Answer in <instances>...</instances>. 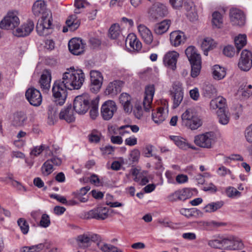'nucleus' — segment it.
Returning <instances> with one entry per match:
<instances>
[{"label":"nucleus","mask_w":252,"mask_h":252,"mask_svg":"<svg viewBox=\"0 0 252 252\" xmlns=\"http://www.w3.org/2000/svg\"><path fill=\"white\" fill-rule=\"evenodd\" d=\"M138 32L144 42L150 44L153 40V36L151 31L144 25L138 27Z\"/></svg>","instance_id":"obj_23"},{"label":"nucleus","mask_w":252,"mask_h":252,"mask_svg":"<svg viewBox=\"0 0 252 252\" xmlns=\"http://www.w3.org/2000/svg\"><path fill=\"white\" fill-rule=\"evenodd\" d=\"M216 43L213 39L209 37L204 38L201 46L202 49L203 50L204 54L207 56L208 51L213 49L216 46Z\"/></svg>","instance_id":"obj_32"},{"label":"nucleus","mask_w":252,"mask_h":252,"mask_svg":"<svg viewBox=\"0 0 252 252\" xmlns=\"http://www.w3.org/2000/svg\"><path fill=\"white\" fill-rule=\"evenodd\" d=\"M196 116H197L192 109H187L181 116L182 125L184 126Z\"/></svg>","instance_id":"obj_35"},{"label":"nucleus","mask_w":252,"mask_h":252,"mask_svg":"<svg viewBox=\"0 0 252 252\" xmlns=\"http://www.w3.org/2000/svg\"><path fill=\"white\" fill-rule=\"evenodd\" d=\"M155 93V87L153 85L147 86L145 88V96L143 100L144 108L146 111L150 110Z\"/></svg>","instance_id":"obj_18"},{"label":"nucleus","mask_w":252,"mask_h":252,"mask_svg":"<svg viewBox=\"0 0 252 252\" xmlns=\"http://www.w3.org/2000/svg\"><path fill=\"white\" fill-rule=\"evenodd\" d=\"M17 223L22 233L24 234H27L29 230V226L27 221L23 218H20L18 220Z\"/></svg>","instance_id":"obj_48"},{"label":"nucleus","mask_w":252,"mask_h":252,"mask_svg":"<svg viewBox=\"0 0 252 252\" xmlns=\"http://www.w3.org/2000/svg\"><path fill=\"white\" fill-rule=\"evenodd\" d=\"M34 28V23L31 20H29L14 32L15 35L18 37L26 36L30 34Z\"/></svg>","instance_id":"obj_19"},{"label":"nucleus","mask_w":252,"mask_h":252,"mask_svg":"<svg viewBox=\"0 0 252 252\" xmlns=\"http://www.w3.org/2000/svg\"><path fill=\"white\" fill-rule=\"evenodd\" d=\"M123 85V82L120 80H115L110 82L106 88L105 93L112 96L116 95L121 92Z\"/></svg>","instance_id":"obj_21"},{"label":"nucleus","mask_w":252,"mask_h":252,"mask_svg":"<svg viewBox=\"0 0 252 252\" xmlns=\"http://www.w3.org/2000/svg\"><path fill=\"white\" fill-rule=\"evenodd\" d=\"M212 23L214 28H220L222 27L223 24L222 17L220 12L215 11L213 13Z\"/></svg>","instance_id":"obj_36"},{"label":"nucleus","mask_w":252,"mask_h":252,"mask_svg":"<svg viewBox=\"0 0 252 252\" xmlns=\"http://www.w3.org/2000/svg\"><path fill=\"white\" fill-rule=\"evenodd\" d=\"M97 245L103 252H123L121 249L111 244L97 242Z\"/></svg>","instance_id":"obj_34"},{"label":"nucleus","mask_w":252,"mask_h":252,"mask_svg":"<svg viewBox=\"0 0 252 252\" xmlns=\"http://www.w3.org/2000/svg\"><path fill=\"white\" fill-rule=\"evenodd\" d=\"M170 139L172 140L175 144L180 149L183 150H187L189 148L193 150L195 149V147L190 145L187 142L186 139L182 137L179 136H170Z\"/></svg>","instance_id":"obj_24"},{"label":"nucleus","mask_w":252,"mask_h":252,"mask_svg":"<svg viewBox=\"0 0 252 252\" xmlns=\"http://www.w3.org/2000/svg\"><path fill=\"white\" fill-rule=\"evenodd\" d=\"M47 11L44 2L42 0L36 1L32 6V12L35 16H38L40 14L44 15Z\"/></svg>","instance_id":"obj_29"},{"label":"nucleus","mask_w":252,"mask_h":252,"mask_svg":"<svg viewBox=\"0 0 252 252\" xmlns=\"http://www.w3.org/2000/svg\"><path fill=\"white\" fill-rule=\"evenodd\" d=\"M90 114L93 119H94L98 115V107L95 100L91 101Z\"/></svg>","instance_id":"obj_49"},{"label":"nucleus","mask_w":252,"mask_h":252,"mask_svg":"<svg viewBox=\"0 0 252 252\" xmlns=\"http://www.w3.org/2000/svg\"><path fill=\"white\" fill-rule=\"evenodd\" d=\"M177 191L179 196V200L184 201L191 197L192 195V192L190 189L188 188L178 190Z\"/></svg>","instance_id":"obj_45"},{"label":"nucleus","mask_w":252,"mask_h":252,"mask_svg":"<svg viewBox=\"0 0 252 252\" xmlns=\"http://www.w3.org/2000/svg\"><path fill=\"white\" fill-rule=\"evenodd\" d=\"M130 158L133 161H136L138 160L140 156V152L138 150H134L130 153Z\"/></svg>","instance_id":"obj_64"},{"label":"nucleus","mask_w":252,"mask_h":252,"mask_svg":"<svg viewBox=\"0 0 252 252\" xmlns=\"http://www.w3.org/2000/svg\"><path fill=\"white\" fill-rule=\"evenodd\" d=\"M171 24L170 20H165L154 26V32L157 34L160 35L166 32Z\"/></svg>","instance_id":"obj_30"},{"label":"nucleus","mask_w":252,"mask_h":252,"mask_svg":"<svg viewBox=\"0 0 252 252\" xmlns=\"http://www.w3.org/2000/svg\"><path fill=\"white\" fill-rule=\"evenodd\" d=\"M52 15L50 11H47L42 15L36 24V30L40 36H46L50 33L52 28Z\"/></svg>","instance_id":"obj_3"},{"label":"nucleus","mask_w":252,"mask_h":252,"mask_svg":"<svg viewBox=\"0 0 252 252\" xmlns=\"http://www.w3.org/2000/svg\"><path fill=\"white\" fill-rule=\"evenodd\" d=\"M77 17L76 15L70 16L66 21V25L71 31H75L80 26V22L76 20Z\"/></svg>","instance_id":"obj_38"},{"label":"nucleus","mask_w":252,"mask_h":252,"mask_svg":"<svg viewBox=\"0 0 252 252\" xmlns=\"http://www.w3.org/2000/svg\"><path fill=\"white\" fill-rule=\"evenodd\" d=\"M78 246L80 248L85 249L91 245L89 238V233H85L78 235L76 238Z\"/></svg>","instance_id":"obj_31"},{"label":"nucleus","mask_w":252,"mask_h":252,"mask_svg":"<svg viewBox=\"0 0 252 252\" xmlns=\"http://www.w3.org/2000/svg\"><path fill=\"white\" fill-rule=\"evenodd\" d=\"M194 142L200 147L211 148L214 142V133L212 132H208L195 136Z\"/></svg>","instance_id":"obj_7"},{"label":"nucleus","mask_w":252,"mask_h":252,"mask_svg":"<svg viewBox=\"0 0 252 252\" xmlns=\"http://www.w3.org/2000/svg\"><path fill=\"white\" fill-rule=\"evenodd\" d=\"M225 99L220 96L212 99L210 103V108L213 110L218 108V111L225 110Z\"/></svg>","instance_id":"obj_27"},{"label":"nucleus","mask_w":252,"mask_h":252,"mask_svg":"<svg viewBox=\"0 0 252 252\" xmlns=\"http://www.w3.org/2000/svg\"><path fill=\"white\" fill-rule=\"evenodd\" d=\"M230 22L233 25L242 26L246 22V17L244 12L237 8H231L229 11Z\"/></svg>","instance_id":"obj_10"},{"label":"nucleus","mask_w":252,"mask_h":252,"mask_svg":"<svg viewBox=\"0 0 252 252\" xmlns=\"http://www.w3.org/2000/svg\"><path fill=\"white\" fill-rule=\"evenodd\" d=\"M43 152L42 145L39 146L34 147L31 151L30 155L31 156L37 157Z\"/></svg>","instance_id":"obj_59"},{"label":"nucleus","mask_w":252,"mask_h":252,"mask_svg":"<svg viewBox=\"0 0 252 252\" xmlns=\"http://www.w3.org/2000/svg\"><path fill=\"white\" fill-rule=\"evenodd\" d=\"M185 54L191 65V76L196 77L199 74L201 68V57L192 46L186 49Z\"/></svg>","instance_id":"obj_2"},{"label":"nucleus","mask_w":252,"mask_h":252,"mask_svg":"<svg viewBox=\"0 0 252 252\" xmlns=\"http://www.w3.org/2000/svg\"><path fill=\"white\" fill-rule=\"evenodd\" d=\"M179 54L175 51L167 53L163 58V63L168 67L175 70L176 68V63Z\"/></svg>","instance_id":"obj_17"},{"label":"nucleus","mask_w":252,"mask_h":252,"mask_svg":"<svg viewBox=\"0 0 252 252\" xmlns=\"http://www.w3.org/2000/svg\"><path fill=\"white\" fill-rule=\"evenodd\" d=\"M89 140L92 143H97L100 141V134L92 133L89 135Z\"/></svg>","instance_id":"obj_62"},{"label":"nucleus","mask_w":252,"mask_h":252,"mask_svg":"<svg viewBox=\"0 0 252 252\" xmlns=\"http://www.w3.org/2000/svg\"><path fill=\"white\" fill-rule=\"evenodd\" d=\"M202 125V120L198 116H196L184 126L191 130H195L201 126Z\"/></svg>","instance_id":"obj_39"},{"label":"nucleus","mask_w":252,"mask_h":252,"mask_svg":"<svg viewBox=\"0 0 252 252\" xmlns=\"http://www.w3.org/2000/svg\"><path fill=\"white\" fill-rule=\"evenodd\" d=\"M216 93V89L212 85H206L203 88V93L206 97L210 98L212 97Z\"/></svg>","instance_id":"obj_47"},{"label":"nucleus","mask_w":252,"mask_h":252,"mask_svg":"<svg viewBox=\"0 0 252 252\" xmlns=\"http://www.w3.org/2000/svg\"><path fill=\"white\" fill-rule=\"evenodd\" d=\"M171 94L173 98V107L176 108L180 104L183 98V89L180 83L174 84Z\"/></svg>","instance_id":"obj_15"},{"label":"nucleus","mask_w":252,"mask_h":252,"mask_svg":"<svg viewBox=\"0 0 252 252\" xmlns=\"http://www.w3.org/2000/svg\"><path fill=\"white\" fill-rule=\"evenodd\" d=\"M213 76L215 79H222L226 75L224 68L220 67L219 65H215L213 66Z\"/></svg>","instance_id":"obj_37"},{"label":"nucleus","mask_w":252,"mask_h":252,"mask_svg":"<svg viewBox=\"0 0 252 252\" xmlns=\"http://www.w3.org/2000/svg\"><path fill=\"white\" fill-rule=\"evenodd\" d=\"M232 250L242 249L244 248V244L242 240L237 237H234V241L232 242Z\"/></svg>","instance_id":"obj_51"},{"label":"nucleus","mask_w":252,"mask_h":252,"mask_svg":"<svg viewBox=\"0 0 252 252\" xmlns=\"http://www.w3.org/2000/svg\"><path fill=\"white\" fill-rule=\"evenodd\" d=\"M48 119L52 121L55 120L57 118V111L56 108L52 106H48Z\"/></svg>","instance_id":"obj_54"},{"label":"nucleus","mask_w":252,"mask_h":252,"mask_svg":"<svg viewBox=\"0 0 252 252\" xmlns=\"http://www.w3.org/2000/svg\"><path fill=\"white\" fill-rule=\"evenodd\" d=\"M245 137L248 142H252V125H251L246 128Z\"/></svg>","instance_id":"obj_61"},{"label":"nucleus","mask_w":252,"mask_h":252,"mask_svg":"<svg viewBox=\"0 0 252 252\" xmlns=\"http://www.w3.org/2000/svg\"><path fill=\"white\" fill-rule=\"evenodd\" d=\"M59 118L65 120L68 123L75 121V118L70 105L61 110L59 114Z\"/></svg>","instance_id":"obj_25"},{"label":"nucleus","mask_w":252,"mask_h":252,"mask_svg":"<svg viewBox=\"0 0 252 252\" xmlns=\"http://www.w3.org/2000/svg\"><path fill=\"white\" fill-rule=\"evenodd\" d=\"M85 74L82 69L74 67L67 68L62 78L55 81L52 87L53 96L57 104L63 105L67 97V90H78L85 81Z\"/></svg>","instance_id":"obj_1"},{"label":"nucleus","mask_w":252,"mask_h":252,"mask_svg":"<svg viewBox=\"0 0 252 252\" xmlns=\"http://www.w3.org/2000/svg\"><path fill=\"white\" fill-rule=\"evenodd\" d=\"M92 101L87 94L77 96L73 102V109L79 114L86 113L91 106Z\"/></svg>","instance_id":"obj_4"},{"label":"nucleus","mask_w":252,"mask_h":252,"mask_svg":"<svg viewBox=\"0 0 252 252\" xmlns=\"http://www.w3.org/2000/svg\"><path fill=\"white\" fill-rule=\"evenodd\" d=\"M53 164L51 162V160L48 159L42 165L41 169L42 173L44 175H49L54 171Z\"/></svg>","instance_id":"obj_43"},{"label":"nucleus","mask_w":252,"mask_h":252,"mask_svg":"<svg viewBox=\"0 0 252 252\" xmlns=\"http://www.w3.org/2000/svg\"><path fill=\"white\" fill-rule=\"evenodd\" d=\"M217 116L219 122L220 124L225 125L228 124L229 121V117L226 114L225 110L217 111Z\"/></svg>","instance_id":"obj_44"},{"label":"nucleus","mask_w":252,"mask_h":252,"mask_svg":"<svg viewBox=\"0 0 252 252\" xmlns=\"http://www.w3.org/2000/svg\"><path fill=\"white\" fill-rule=\"evenodd\" d=\"M234 236H229L222 238V248L226 250H232V242L234 241Z\"/></svg>","instance_id":"obj_46"},{"label":"nucleus","mask_w":252,"mask_h":252,"mask_svg":"<svg viewBox=\"0 0 252 252\" xmlns=\"http://www.w3.org/2000/svg\"><path fill=\"white\" fill-rule=\"evenodd\" d=\"M118 133L121 136H125L130 133L129 125H124L117 128Z\"/></svg>","instance_id":"obj_55"},{"label":"nucleus","mask_w":252,"mask_h":252,"mask_svg":"<svg viewBox=\"0 0 252 252\" xmlns=\"http://www.w3.org/2000/svg\"><path fill=\"white\" fill-rule=\"evenodd\" d=\"M223 205V202L220 201L209 203L207 204L204 209L205 212L211 213L216 211L218 209L220 208Z\"/></svg>","instance_id":"obj_41"},{"label":"nucleus","mask_w":252,"mask_h":252,"mask_svg":"<svg viewBox=\"0 0 252 252\" xmlns=\"http://www.w3.org/2000/svg\"><path fill=\"white\" fill-rule=\"evenodd\" d=\"M51 78L50 70L48 69L44 70L39 80L40 87L43 92L47 93L49 91Z\"/></svg>","instance_id":"obj_16"},{"label":"nucleus","mask_w":252,"mask_h":252,"mask_svg":"<svg viewBox=\"0 0 252 252\" xmlns=\"http://www.w3.org/2000/svg\"><path fill=\"white\" fill-rule=\"evenodd\" d=\"M226 193L228 197L233 198L240 196L241 193L233 187H229L226 189Z\"/></svg>","instance_id":"obj_50"},{"label":"nucleus","mask_w":252,"mask_h":252,"mask_svg":"<svg viewBox=\"0 0 252 252\" xmlns=\"http://www.w3.org/2000/svg\"><path fill=\"white\" fill-rule=\"evenodd\" d=\"M85 44L79 38H73L68 42V49L70 52L75 55L83 53L85 50Z\"/></svg>","instance_id":"obj_13"},{"label":"nucleus","mask_w":252,"mask_h":252,"mask_svg":"<svg viewBox=\"0 0 252 252\" xmlns=\"http://www.w3.org/2000/svg\"><path fill=\"white\" fill-rule=\"evenodd\" d=\"M147 13L151 19L157 20L166 16L168 14V10L165 5L157 2L148 8Z\"/></svg>","instance_id":"obj_5"},{"label":"nucleus","mask_w":252,"mask_h":252,"mask_svg":"<svg viewBox=\"0 0 252 252\" xmlns=\"http://www.w3.org/2000/svg\"><path fill=\"white\" fill-rule=\"evenodd\" d=\"M224 55L228 57H233L235 54V51L233 47L231 45H228L224 47L223 50Z\"/></svg>","instance_id":"obj_56"},{"label":"nucleus","mask_w":252,"mask_h":252,"mask_svg":"<svg viewBox=\"0 0 252 252\" xmlns=\"http://www.w3.org/2000/svg\"><path fill=\"white\" fill-rule=\"evenodd\" d=\"M20 24V20L16 11H10L0 22V28L6 30H12Z\"/></svg>","instance_id":"obj_6"},{"label":"nucleus","mask_w":252,"mask_h":252,"mask_svg":"<svg viewBox=\"0 0 252 252\" xmlns=\"http://www.w3.org/2000/svg\"><path fill=\"white\" fill-rule=\"evenodd\" d=\"M27 120L26 115L23 112H17L13 115L11 124L15 127H21L25 125Z\"/></svg>","instance_id":"obj_22"},{"label":"nucleus","mask_w":252,"mask_h":252,"mask_svg":"<svg viewBox=\"0 0 252 252\" xmlns=\"http://www.w3.org/2000/svg\"><path fill=\"white\" fill-rule=\"evenodd\" d=\"M25 95L31 105L38 106L41 104L42 96L38 90L34 88H29L27 90Z\"/></svg>","instance_id":"obj_12"},{"label":"nucleus","mask_w":252,"mask_h":252,"mask_svg":"<svg viewBox=\"0 0 252 252\" xmlns=\"http://www.w3.org/2000/svg\"><path fill=\"white\" fill-rule=\"evenodd\" d=\"M252 66V53L247 50H243L238 63V67L243 71L249 70Z\"/></svg>","instance_id":"obj_11"},{"label":"nucleus","mask_w":252,"mask_h":252,"mask_svg":"<svg viewBox=\"0 0 252 252\" xmlns=\"http://www.w3.org/2000/svg\"><path fill=\"white\" fill-rule=\"evenodd\" d=\"M235 44L239 52L247 43V36L245 34H239L234 40Z\"/></svg>","instance_id":"obj_40"},{"label":"nucleus","mask_w":252,"mask_h":252,"mask_svg":"<svg viewBox=\"0 0 252 252\" xmlns=\"http://www.w3.org/2000/svg\"><path fill=\"white\" fill-rule=\"evenodd\" d=\"M90 182L96 186L100 185V181L97 175L92 174L90 177Z\"/></svg>","instance_id":"obj_63"},{"label":"nucleus","mask_w":252,"mask_h":252,"mask_svg":"<svg viewBox=\"0 0 252 252\" xmlns=\"http://www.w3.org/2000/svg\"><path fill=\"white\" fill-rule=\"evenodd\" d=\"M50 223L49 216L46 214H43L40 221V225L42 227L46 228L50 225Z\"/></svg>","instance_id":"obj_52"},{"label":"nucleus","mask_w":252,"mask_h":252,"mask_svg":"<svg viewBox=\"0 0 252 252\" xmlns=\"http://www.w3.org/2000/svg\"><path fill=\"white\" fill-rule=\"evenodd\" d=\"M243 158L239 155H231L229 157L224 158V162L229 163L230 160H240L242 161Z\"/></svg>","instance_id":"obj_58"},{"label":"nucleus","mask_w":252,"mask_h":252,"mask_svg":"<svg viewBox=\"0 0 252 252\" xmlns=\"http://www.w3.org/2000/svg\"><path fill=\"white\" fill-rule=\"evenodd\" d=\"M126 43L128 44L133 50L139 51L142 48V43L133 33L129 34L126 40Z\"/></svg>","instance_id":"obj_28"},{"label":"nucleus","mask_w":252,"mask_h":252,"mask_svg":"<svg viewBox=\"0 0 252 252\" xmlns=\"http://www.w3.org/2000/svg\"><path fill=\"white\" fill-rule=\"evenodd\" d=\"M90 90L92 93H98L102 85L103 77L101 72L96 70L90 72Z\"/></svg>","instance_id":"obj_8"},{"label":"nucleus","mask_w":252,"mask_h":252,"mask_svg":"<svg viewBox=\"0 0 252 252\" xmlns=\"http://www.w3.org/2000/svg\"><path fill=\"white\" fill-rule=\"evenodd\" d=\"M167 114L163 107H159L158 111L152 113V119L155 123L160 124L166 118Z\"/></svg>","instance_id":"obj_33"},{"label":"nucleus","mask_w":252,"mask_h":252,"mask_svg":"<svg viewBox=\"0 0 252 252\" xmlns=\"http://www.w3.org/2000/svg\"><path fill=\"white\" fill-rule=\"evenodd\" d=\"M120 28L118 24H114L109 29V34L112 39H116L120 35Z\"/></svg>","instance_id":"obj_42"},{"label":"nucleus","mask_w":252,"mask_h":252,"mask_svg":"<svg viewBox=\"0 0 252 252\" xmlns=\"http://www.w3.org/2000/svg\"><path fill=\"white\" fill-rule=\"evenodd\" d=\"M117 110L115 102L113 100L105 101L101 108V115L105 120L111 119Z\"/></svg>","instance_id":"obj_9"},{"label":"nucleus","mask_w":252,"mask_h":252,"mask_svg":"<svg viewBox=\"0 0 252 252\" xmlns=\"http://www.w3.org/2000/svg\"><path fill=\"white\" fill-rule=\"evenodd\" d=\"M91 188L89 186H86L85 187L82 188L79 191H76L73 193L74 196L77 195L81 196H85L89 190H90Z\"/></svg>","instance_id":"obj_60"},{"label":"nucleus","mask_w":252,"mask_h":252,"mask_svg":"<svg viewBox=\"0 0 252 252\" xmlns=\"http://www.w3.org/2000/svg\"><path fill=\"white\" fill-rule=\"evenodd\" d=\"M186 38L184 33L180 31L172 32L170 34V41L172 46L177 47L185 43Z\"/></svg>","instance_id":"obj_20"},{"label":"nucleus","mask_w":252,"mask_h":252,"mask_svg":"<svg viewBox=\"0 0 252 252\" xmlns=\"http://www.w3.org/2000/svg\"><path fill=\"white\" fill-rule=\"evenodd\" d=\"M119 100L123 106L124 111L126 113H130L132 109L131 96L127 93H122L120 96Z\"/></svg>","instance_id":"obj_26"},{"label":"nucleus","mask_w":252,"mask_h":252,"mask_svg":"<svg viewBox=\"0 0 252 252\" xmlns=\"http://www.w3.org/2000/svg\"><path fill=\"white\" fill-rule=\"evenodd\" d=\"M221 240L222 238H220L219 239L210 240L208 242V245L214 248L221 249L223 247Z\"/></svg>","instance_id":"obj_53"},{"label":"nucleus","mask_w":252,"mask_h":252,"mask_svg":"<svg viewBox=\"0 0 252 252\" xmlns=\"http://www.w3.org/2000/svg\"><path fill=\"white\" fill-rule=\"evenodd\" d=\"M108 217V208L99 206L92 209L88 213V218L97 220H104Z\"/></svg>","instance_id":"obj_14"},{"label":"nucleus","mask_w":252,"mask_h":252,"mask_svg":"<svg viewBox=\"0 0 252 252\" xmlns=\"http://www.w3.org/2000/svg\"><path fill=\"white\" fill-rule=\"evenodd\" d=\"M190 8L191 9V11H189L187 13V16L190 21H194L196 20L197 19V13L195 11L194 8L193 6H190Z\"/></svg>","instance_id":"obj_57"}]
</instances>
